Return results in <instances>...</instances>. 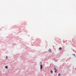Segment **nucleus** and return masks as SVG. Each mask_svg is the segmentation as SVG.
<instances>
[{
    "instance_id": "3",
    "label": "nucleus",
    "mask_w": 76,
    "mask_h": 76,
    "mask_svg": "<svg viewBox=\"0 0 76 76\" xmlns=\"http://www.w3.org/2000/svg\"><path fill=\"white\" fill-rule=\"evenodd\" d=\"M5 68H6L7 69H8V66H6L5 67Z\"/></svg>"
},
{
    "instance_id": "7",
    "label": "nucleus",
    "mask_w": 76,
    "mask_h": 76,
    "mask_svg": "<svg viewBox=\"0 0 76 76\" xmlns=\"http://www.w3.org/2000/svg\"><path fill=\"white\" fill-rule=\"evenodd\" d=\"M73 56H75V57H76V56H75V54H73Z\"/></svg>"
},
{
    "instance_id": "4",
    "label": "nucleus",
    "mask_w": 76,
    "mask_h": 76,
    "mask_svg": "<svg viewBox=\"0 0 76 76\" xmlns=\"http://www.w3.org/2000/svg\"><path fill=\"white\" fill-rule=\"evenodd\" d=\"M59 50H62V48H60Z\"/></svg>"
},
{
    "instance_id": "2",
    "label": "nucleus",
    "mask_w": 76,
    "mask_h": 76,
    "mask_svg": "<svg viewBox=\"0 0 76 76\" xmlns=\"http://www.w3.org/2000/svg\"><path fill=\"white\" fill-rule=\"evenodd\" d=\"M54 69L55 70L56 73L57 72V69H56V68H54Z\"/></svg>"
},
{
    "instance_id": "5",
    "label": "nucleus",
    "mask_w": 76,
    "mask_h": 76,
    "mask_svg": "<svg viewBox=\"0 0 76 76\" xmlns=\"http://www.w3.org/2000/svg\"><path fill=\"white\" fill-rule=\"evenodd\" d=\"M49 52H51V49H50L49 50Z\"/></svg>"
},
{
    "instance_id": "6",
    "label": "nucleus",
    "mask_w": 76,
    "mask_h": 76,
    "mask_svg": "<svg viewBox=\"0 0 76 76\" xmlns=\"http://www.w3.org/2000/svg\"><path fill=\"white\" fill-rule=\"evenodd\" d=\"M50 72L51 73H53V71L51 70L50 71Z\"/></svg>"
},
{
    "instance_id": "1",
    "label": "nucleus",
    "mask_w": 76,
    "mask_h": 76,
    "mask_svg": "<svg viewBox=\"0 0 76 76\" xmlns=\"http://www.w3.org/2000/svg\"><path fill=\"white\" fill-rule=\"evenodd\" d=\"M40 67H41L40 69H41H41H42V65H40Z\"/></svg>"
},
{
    "instance_id": "8",
    "label": "nucleus",
    "mask_w": 76,
    "mask_h": 76,
    "mask_svg": "<svg viewBox=\"0 0 76 76\" xmlns=\"http://www.w3.org/2000/svg\"><path fill=\"white\" fill-rule=\"evenodd\" d=\"M6 58H8V57L7 56L6 57Z\"/></svg>"
},
{
    "instance_id": "9",
    "label": "nucleus",
    "mask_w": 76,
    "mask_h": 76,
    "mask_svg": "<svg viewBox=\"0 0 76 76\" xmlns=\"http://www.w3.org/2000/svg\"><path fill=\"white\" fill-rule=\"evenodd\" d=\"M60 74H59L58 75V76H60Z\"/></svg>"
}]
</instances>
